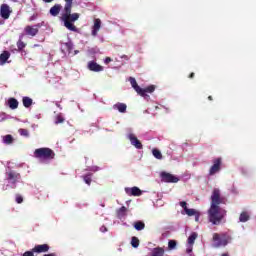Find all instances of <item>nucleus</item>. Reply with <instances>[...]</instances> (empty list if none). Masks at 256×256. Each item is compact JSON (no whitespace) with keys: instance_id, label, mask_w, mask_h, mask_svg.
Segmentation results:
<instances>
[{"instance_id":"f8f14e48","label":"nucleus","mask_w":256,"mask_h":256,"mask_svg":"<svg viewBox=\"0 0 256 256\" xmlns=\"http://www.w3.org/2000/svg\"><path fill=\"white\" fill-rule=\"evenodd\" d=\"M128 139L131 145H133L136 149H143V144L141 143V141H139V139H137V136H135V134H129Z\"/></svg>"},{"instance_id":"a878e982","label":"nucleus","mask_w":256,"mask_h":256,"mask_svg":"<svg viewBox=\"0 0 256 256\" xmlns=\"http://www.w3.org/2000/svg\"><path fill=\"white\" fill-rule=\"evenodd\" d=\"M134 229H136V231H143V229H145V222L143 221L134 222Z\"/></svg>"},{"instance_id":"4c0bfd02","label":"nucleus","mask_w":256,"mask_h":256,"mask_svg":"<svg viewBox=\"0 0 256 256\" xmlns=\"http://www.w3.org/2000/svg\"><path fill=\"white\" fill-rule=\"evenodd\" d=\"M22 256H35V252H33V249H32V251L24 252Z\"/></svg>"},{"instance_id":"49530a36","label":"nucleus","mask_w":256,"mask_h":256,"mask_svg":"<svg viewBox=\"0 0 256 256\" xmlns=\"http://www.w3.org/2000/svg\"><path fill=\"white\" fill-rule=\"evenodd\" d=\"M222 256H229V254H227V253H224V254H222Z\"/></svg>"},{"instance_id":"f257e3e1","label":"nucleus","mask_w":256,"mask_h":256,"mask_svg":"<svg viewBox=\"0 0 256 256\" xmlns=\"http://www.w3.org/2000/svg\"><path fill=\"white\" fill-rule=\"evenodd\" d=\"M71 9H73V0H65L64 12L61 20L64 22V27H66V29L77 33V26L73 23L79 20L80 15L79 13L71 14Z\"/></svg>"},{"instance_id":"f03ea898","label":"nucleus","mask_w":256,"mask_h":256,"mask_svg":"<svg viewBox=\"0 0 256 256\" xmlns=\"http://www.w3.org/2000/svg\"><path fill=\"white\" fill-rule=\"evenodd\" d=\"M227 216V210L220 208V206H210L208 209V219L212 225H221V222Z\"/></svg>"},{"instance_id":"1a4fd4ad","label":"nucleus","mask_w":256,"mask_h":256,"mask_svg":"<svg viewBox=\"0 0 256 256\" xmlns=\"http://www.w3.org/2000/svg\"><path fill=\"white\" fill-rule=\"evenodd\" d=\"M40 28H41V24H36L34 26L27 25L24 28V31L26 35H28L29 37H35L39 33Z\"/></svg>"},{"instance_id":"a19ab883","label":"nucleus","mask_w":256,"mask_h":256,"mask_svg":"<svg viewBox=\"0 0 256 256\" xmlns=\"http://www.w3.org/2000/svg\"><path fill=\"white\" fill-rule=\"evenodd\" d=\"M193 252V245H189V247L186 249V253H192Z\"/></svg>"},{"instance_id":"0eeeda50","label":"nucleus","mask_w":256,"mask_h":256,"mask_svg":"<svg viewBox=\"0 0 256 256\" xmlns=\"http://www.w3.org/2000/svg\"><path fill=\"white\" fill-rule=\"evenodd\" d=\"M213 165L209 169V175L210 177H213V175H217L219 171H221V165L223 164V159L216 158L212 161Z\"/></svg>"},{"instance_id":"c9c22d12","label":"nucleus","mask_w":256,"mask_h":256,"mask_svg":"<svg viewBox=\"0 0 256 256\" xmlns=\"http://www.w3.org/2000/svg\"><path fill=\"white\" fill-rule=\"evenodd\" d=\"M84 182L86 183V185H91V174L85 175L83 176Z\"/></svg>"},{"instance_id":"7ed1b4c3","label":"nucleus","mask_w":256,"mask_h":256,"mask_svg":"<svg viewBox=\"0 0 256 256\" xmlns=\"http://www.w3.org/2000/svg\"><path fill=\"white\" fill-rule=\"evenodd\" d=\"M129 81L131 86L136 91V93L140 95V97H144V99H149V95H147V93H153L155 91V85H150L146 88H141L139 84H137V80L134 77H130Z\"/></svg>"},{"instance_id":"ddd939ff","label":"nucleus","mask_w":256,"mask_h":256,"mask_svg":"<svg viewBox=\"0 0 256 256\" xmlns=\"http://www.w3.org/2000/svg\"><path fill=\"white\" fill-rule=\"evenodd\" d=\"M0 15L2 19H9V17H11V10L9 9V5L7 4L1 5Z\"/></svg>"},{"instance_id":"58836bf2","label":"nucleus","mask_w":256,"mask_h":256,"mask_svg":"<svg viewBox=\"0 0 256 256\" xmlns=\"http://www.w3.org/2000/svg\"><path fill=\"white\" fill-rule=\"evenodd\" d=\"M180 207H182V209H184V211H186V209H188L187 202H185V201L180 202Z\"/></svg>"},{"instance_id":"473e14b6","label":"nucleus","mask_w":256,"mask_h":256,"mask_svg":"<svg viewBox=\"0 0 256 256\" xmlns=\"http://www.w3.org/2000/svg\"><path fill=\"white\" fill-rule=\"evenodd\" d=\"M59 123H65V118L61 114L57 115L55 118V124L59 125Z\"/></svg>"},{"instance_id":"393cba45","label":"nucleus","mask_w":256,"mask_h":256,"mask_svg":"<svg viewBox=\"0 0 256 256\" xmlns=\"http://www.w3.org/2000/svg\"><path fill=\"white\" fill-rule=\"evenodd\" d=\"M116 213H117L118 219H122V217H125L127 215V207L122 206L116 211Z\"/></svg>"},{"instance_id":"e433bc0d","label":"nucleus","mask_w":256,"mask_h":256,"mask_svg":"<svg viewBox=\"0 0 256 256\" xmlns=\"http://www.w3.org/2000/svg\"><path fill=\"white\" fill-rule=\"evenodd\" d=\"M16 203H23V196H21V194H16Z\"/></svg>"},{"instance_id":"412c9836","label":"nucleus","mask_w":256,"mask_h":256,"mask_svg":"<svg viewBox=\"0 0 256 256\" xmlns=\"http://www.w3.org/2000/svg\"><path fill=\"white\" fill-rule=\"evenodd\" d=\"M8 107H10L12 110L17 109L19 107V101H17L15 98H9Z\"/></svg>"},{"instance_id":"20e7f679","label":"nucleus","mask_w":256,"mask_h":256,"mask_svg":"<svg viewBox=\"0 0 256 256\" xmlns=\"http://www.w3.org/2000/svg\"><path fill=\"white\" fill-rule=\"evenodd\" d=\"M210 200V207L212 208L219 207L220 205H225L227 203V198L221 196V190H219V188L213 189Z\"/></svg>"},{"instance_id":"bb28decb","label":"nucleus","mask_w":256,"mask_h":256,"mask_svg":"<svg viewBox=\"0 0 256 256\" xmlns=\"http://www.w3.org/2000/svg\"><path fill=\"white\" fill-rule=\"evenodd\" d=\"M14 139H13V136L10 135V134H7L5 136H3V143L5 145H12Z\"/></svg>"},{"instance_id":"39448f33","label":"nucleus","mask_w":256,"mask_h":256,"mask_svg":"<svg viewBox=\"0 0 256 256\" xmlns=\"http://www.w3.org/2000/svg\"><path fill=\"white\" fill-rule=\"evenodd\" d=\"M34 157L36 159L50 161L51 159H55V152L51 148H38L34 151Z\"/></svg>"},{"instance_id":"f704fd0d","label":"nucleus","mask_w":256,"mask_h":256,"mask_svg":"<svg viewBox=\"0 0 256 256\" xmlns=\"http://www.w3.org/2000/svg\"><path fill=\"white\" fill-rule=\"evenodd\" d=\"M18 133L20 135H22V137H29V130H27V129L21 128L18 130Z\"/></svg>"},{"instance_id":"c03bdc74","label":"nucleus","mask_w":256,"mask_h":256,"mask_svg":"<svg viewBox=\"0 0 256 256\" xmlns=\"http://www.w3.org/2000/svg\"><path fill=\"white\" fill-rule=\"evenodd\" d=\"M44 256H57L55 253H50V254H44Z\"/></svg>"},{"instance_id":"a211bd4d","label":"nucleus","mask_w":256,"mask_h":256,"mask_svg":"<svg viewBox=\"0 0 256 256\" xmlns=\"http://www.w3.org/2000/svg\"><path fill=\"white\" fill-rule=\"evenodd\" d=\"M61 9H62L61 4H55L50 8V15H52V17H57V15L61 13Z\"/></svg>"},{"instance_id":"6ab92c4d","label":"nucleus","mask_w":256,"mask_h":256,"mask_svg":"<svg viewBox=\"0 0 256 256\" xmlns=\"http://www.w3.org/2000/svg\"><path fill=\"white\" fill-rule=\"evenodd\" d=\"M9 57H11V53L9 51H3V53L0 54V65H5Z\"/></svg>"},{"instance_id":"2f4dec72","label":"nucleus","mask_w":256,"mask_h":256,"mask_svg":"<svg viewBox=\"0 0 256 256\" xmlns=\"http://www.w3.org/2000/svg\"><path fill=\"white\" fill-rule=\"evenodd\" d=\"M176 247H177V241L169 240V242H168V249L170 251H173V249H175Z\"/></svg>"},{"instance_id":"b1692460","label":"nucleus","mask_w":256,"mask_h":256,"mask_svg":"<svg viewBox=\"0 0 256 256\" xmlns=\"http://www.w3.org/2000/svg\"><path fill=\"white\" fill-rule=\"evenodd\" d=\"M22 103H23V106L26 107V109H29V107L33 105V99H31L30 97L24 96L22 98Z\"/></svg>"},{"instance_id":"f3484780","label":"nucleus","mask_w":256,"mask_h":256,"mask_svg":"<svg viewBox=\"0 0 256 256\" xmlns=\"http://www.w3.org/2000/svg\"><path fill=\"white\" fill-rule=\"evenodd\" d=\"M113 109H116L119 113H127V104L118 102L113 105Z\"/></svg>"},{"instance_id":"dca6fc26","label":"nucleus","mask_w":256,"mask_h":256,"mask_svg":"<svg viewBox=\"0 0 256 256\" xmlns=\"http://www.w3.org/2000/svg\"><path fill=\"white\" fill-rule=\"evenodd\" d=\"M99 29H101V19L97 18L94 21V25L92 28L93 37H97V33H99Z\"/></svg>"},{"instance_id":"423d86ee","label":"nucleus","mask_w":256,"mask_h":256,"mask_svg":"<svg viewBox=\"0 0 256 256\" xmlns=\"http://www.w3.org/2000/svg\"><path fill=\"white\" fill-rule=\"evenodd\" d=\"M212 241L215 243L214 247L216 248L227 247L229 241H231V237L227 234L214 233Z\"/></svg>"},{"instance_id":"c756f323","label":"nucleus","mask_w":256,"mask_h":256,"mask_svg":"<svg viewBox=\"0 0 256 256\" xmlns=\"http://www.w3.org/2000/svg\"><path fill=\"white\" fill-rule=\"evenodd\" d=\"M131 245L134 249H137V247H139V238L133 236L131 239Z\"/></svg>"},{"instance_id":"a18cd8bd","label":"nucleus","mask_w":256,"mask_h":256,"mask_svg":"<svg viewBox=\"0 0 256 256\" xmlns=\"http://www.w3.org/2000/svg\"><path fill=\"white\" fill-rule=\"evenodd\" d=\"M209 101H213V96H208Z\"/></svg>"},{"instance_id":"6e6552de","label":"nucleus","mask_w":256,"mask_h":256,"mask_svg":"<svg viewBox=\"0 0 256 256\" xmlns=\"http://www.w3.org/2000/svg\"><path fill=\"white\" fill-rule=\"evenodd\" d=\"M160 177L164 183H179L177 176L169 172H161Z\"/></svg>"},{"instance_id":"09e8293b","label":"nucleus","mask_w":256,"mask_h":256,"mask_svg":"<svg viewBox=\"0 0 256 256\" xmlns=\"http://www.w3.org/2000/svg\"><path fill=\"white\" fill-rule=\"evenodd\" d=\"M79 53V51H75V54Z\"/></svg>"},{"instance_id":"aec40b11","label":"nucleus","mask_w":256,"mask_h":256,"mask_svg":"<svg viewBox=\"0 0 256 256\" xmlns=\"http://www.w3.org/2000/svg\"><path fill=\"white\" fill-rule=\"evenodd\" d=\"M151 256H165V249L161 247L153 248Z\"/></svg>"},{"instance_id":"4be33fe9","label":"nucleus","mask_w":256,"mask_h":256,"mask_svg":"<svg viewBox=\"0 0 256 256\" xmlns=\"http://www.w3.org/2000/svg\"><path fill=\"white\" fill-rule=\"evenodd\" d=\"M251 219V216L249 215V212H242L239 216L240 223H247Z\"/></svg>"},{"instance_id":"72a5a7b5","label":"nucleus","mask_w":256,"mask_h":256,"mask_svg":"<svg viewBox=\"0 0 256 256\" xmlns=\"http://www.w3.org/2000/svg\"><path fill=\"white\" fill-rule=\"evenodd\" d=\"M64 47H65L66 51H68V53H71V51H73V43L72 42H66L64 44Z\"/></svg>"},{"instance_id":"5701e85b","label":"nucleus","mask_w":256,"mask_h":256,"mask_svg":"<svg viewBox=\"0 0 256 256\" xmlns=\"http://www.w3.org/2000/svg\"><path fill=\"white\" fill-rule=\"evenodd\" d=\"M16 45H17V51H19V52L23 51L25 49V47H27V44L25 42H23V37L22 36H20Z\"/></svg>"},{"instance_id":"9d476101","label":"nucleus","mask_w":256,"mask_h":256,"mask_svg":"<svg viewBox=\"0 0 256 256\" xmlns=\"http://www.w3.org/2000/svg\"><path fill=\"white\" fill-rule=\"evenodd\" d=\"M21 179V174L15 172V171H10L8 172V181L12 183V189H15L17 187L15 184L17 181Z\"/></svg>"},{"instance_id":"cd10ccee","label":"nucleus","mask_w":256,"mask_h":256,"mask_svg":"<svg viewBox=\"0 0 256 256\" xmlns=\"http://www.w3.org/2000/svg\"><path fill=\"white\" fill-rule=\"evenodd\" d=\"M152 155L155 157V159H163V154H161V151L157 148L152 150Z\"/></svg>"},{"instance_id":"37998d69","label":"nucleus","mask_w":256,"mask_h":256,"mask_svg":"<svg viewBox=\"0 0 256 256\" xmlns=\"http://www.w3.org/2000/svg\"><path fill=\"white\" fill-rule=\"evenodd\" d=\"M193 77H195V73H190V75H189V79H193Z\"/></svg>"},{"instance_id":"c85d7f7f","label":"nucleus","mask_w":256,"mask_h":256,"mask_svg":"<svg viewBox=\"0 0 256 256\" xmlns=\"http://www.w3.org/2000/svg\"><path fill=\"white\" fill-rule=\"evenodd\" d=\"M195 239H197V233L193 232L189 237H188V245H194L195 244Z\"/></svg>"},{"instance_id":"de8ad7c7","label":"nucleus","mask_w":256,"mask_h":256,"mask_svg":"<svg viewBox=\"0 0 256 256\" xmlns=\"http://www.w3.org/2000/svg\"><path fill=\"white\" fill-rule=\"evenodd\" d=\"M11 1H13V3H17V0H11Z\"/></svg>"},{"instance_id":"79ce46f5","label":"nucleus","mask_w":256,"mask_h":256,"mask_svg":"<svg viewBox=\"0 0 256 256\" xmlns=\"http://www.w3.org/2000/svg\"><path fill=\"white\" fill-rule=\"evenodd\" d=\"M195 216V221H199V212H197L196 214H194Z\"/></svg>"},{"instance_id":"7c9ffc66","label":"nucleus","mask_w":256,"mask_h":256,"mask_svg":"<svg viewBox=\"0 0 256 256\" xmlns=\"http://www.w3.org/2000/svg\"><path fill=\"white\" fill-rule=\"evenodd\" d=\"M186 215H188V217H193V215H197V210L195 209H189L186 208V210H184Z\"/></svg>"},{"instance_id":"9b49d317","label":"nucleus","mask_w":256,"mask_h":256,"mask_svg":"<svg viewBox=\"0 0 256 256\" xmlns=\"http://www.w3.org/2000/svg\"><path fill=\"white\" fill-rule=\"evenodd\" d=\"M87 67L89 71H93L94 73H101V71H103V66L95 61H89Z\"/></svg>"},{"instance_id":"2eb2a0df","label":"nucleus","mask_w":256,"mask_h":256,"mask_svg":"<svg viewBox=\"0 0 256 256\" xmlns=\"http://www.w3.org/2000/svg\"><path fill=\"white\" fill-rule=\"evenodd\" d=\"M32 249L34 253H47L50 247H49V244H40V245L34 246V248Z\"/></svg>"},{"instance_id":"4468645a","label":"nucleus","mask_w":256,"mask_h":256,"mask_svg":"<svg viewBox=\"0 0 256 256\" xmlns=\"http://www.w3.org/2000/svg\"><path fill=\"white\" fill-rule=\"evenodd\" d=\"M125 191L128 195H132L133 197H141V195H143V191H141V189H139L137 186H134L130 189L126 188Z\"/></svg>"},{"instance_id":"ea45409f","label":"nucleus","mask_w":256,"mask_h":256,"mask_svg":"<svg viewBox=\"0 0 256 256\" xmlns=\"http://www.w3.org/2000/svg\"><path fill=\"white\" fill-rule=\"evenodd\" d=\"M111 61H112L111 57H106L105 60H104V63L106 65H109V63H111Z\"/></svg>"}]
</instances>
